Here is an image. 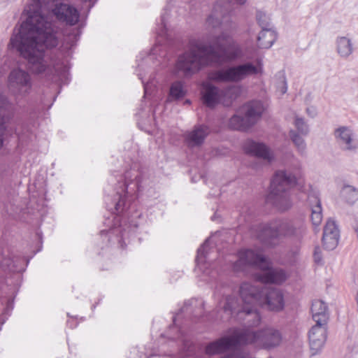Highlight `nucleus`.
Segmentation results:
<instances>
[{
  "label": "nucleus",
  "instance_id": "obj_31",
  "mask_svg": "<svg viewBox=\"0 0 358 358\" xmlns=\"http://www.w3.org/2000/svg\"><path fill=\"white\" fill-rule=\"evenodd\" d=\"M296 131L300 135L306 136L309 133V127L303 118L296 116L293 122Z\"/></svg>",
  "mask_w": 358,
  "mask_h": 358
},
{
  "label": "nucleus",
  "instance_id": "obj_4",
  "mask_svg": "<svg viewBox=\"0 0 358 358\" xmlns=\"http://www.w3.org/2000/svg\"><path fill=\"white\" fill-rule=\"evenodd\" d=\"M249 266L261 271L260 273L255 274V278L263 283L282 284L289 276L284 269L271 267L270 261L262 252L252 250H241L238 252V259L233 265L234 270L245 271Z\"/></svg>",
  "mask_w": 358,
  "mask_h": 358
},
{
  "label": "nucleus",
  "instance_id": "obj_6",
  "mask_svg": "<svg viewBox=\"0 0 358 358\" xmlns=\"http://www.w3.org/2000/svg\"><path fill=\"white\" fill-rule=\"evenodd\" d=\"M296 178L285 171H277L271 181L268 199L278 210L286 211L292 206L290 188L296 184Z\"/></svg>",
  "mask_w": 358,
  "mask_h": 358
},
{
  "label": "nucleus",
  "instance_id": "obj_30",
  "mask_svg": "<svg viewBox=\"0 0 358 358\" xmlns=\"http://www.w3.org/2000/svg\"><path fill=\"white\" fill-rule=\"evenodd\" d=\"M186 94V90L182 82H174L171 87L169 92V97L171 99H178L182 98Z\"/></svg>",
  "mask_w": 358,
  "mask_h": 358
},
{
  "label": "nucleus",
  "instance_id": "obj_28",
  "mask_svg": "<svg viewBox=\"0 0 358 358\" xmlns=\"http://www.w3.org/2000/svg\"><path fill=\"white\" fill-rule=\"evenodd\" d=\"M310 203L315 202V205L312 206L311 221L313 224L318 226L322 220V207L320 200L317 197L309 196Z\"/></svg>",
  "mask_w": 358,
  "mask_h": 358
},
{
  "label": "nucleus",
  "instance_id": "obj_17",
  "mask_svg": "<svg viewBox=\"0 0 358 358\" xmlns=\"http://www.w3.org/2000/svg\"><path fill=\"white\" fill-rule=\"evenodd\" d=\"M41 1L45 2V0H33L25 7L21 16L22 22H48L42 14Z\"/></svg>",
  "mask_w": 358,
  "mask_h": 358
},
{
  "label": "nucleus",
  "instance_id": "obj_13",
  "mask_svg": "<svg viewBox=\"0 0 358 358\" xmlns=\"http://www.w3.org/2000/svg\"><path fill=\"white\" fill-rule=\"evenodd\" d=\"M310 349L312 355L317 354L323 348L327 340V327L314 325L308 334Z\"/></svg>",
  "mask_w": 358,
  "mask_h": 358
},
{
  "label": "nucleus",
  "instance_id": "obj_35",
  "mask_svg": "<svg viewBox=\"0 0 358 358\" xmlns=\"http://www.w3.org/2000/svg\"><path fill=\"white\" fill-rule=\"evenodd\" d=\"M169 14H168V8L164 10V12L162 14V22H166V21L169 20H174L173 17H169Z\"/></svg>",
  "mask_w": 358,
  "mask_h": 358
},
{
  "label": "nucleus",
  "instance_id": "obj_22",
  "mask_svg": "<svg viewBox=\"0 0 358 358\" xmlns=\"http://www.w3.org/2000/svg\"><path fill=\"white\" fill-rule=\"evenodd\" d=\"M262 27L257 36L258 45L262 48H269L273 44L277 38V34L272 27L268 24Z\"/></svg>",
  "mask_w": 358,
  "mask_h": 358
},
{
  "label": "nucleus",
  "instance_id": "obj_20",
  "mask_svg": "<svg viewBox=\"0 0 358 358\" xmlns=\"http://www.w3.org/2000/svg\"><path fill=\"white\" fill-rule=\"evenodd\" d=\"M63 26V43L62 46L69 49L76 45L78 41L80 31V27L76 26L77 24H62Z\"/></svg>",
  "mask_w": 358,
  "mask_h": 358
},
{
  "label": "nucleus",
  "instance_id": "obj_29",
  "mask_svg": "<svg viewBox=\"0 0 358 358\" xmlns=\"http://www.w3.org/2000/svg\"><path fill=\"white\" fill-rule=\"evenodd\" d=\"M341 194L343 199L350 204H353L358 200V189L353 186L345 185Z\"/></svg>",
  "mask_w": 358,
  "mask_h": 358
},
{
  "label": "nucleus",
  "instance_id": "obj_26",
  "mask_svg": "<svg viewBox=\"0 0 358 358\" xmlns=\"http://www.w3.org/2000/svg\"><path fill=\"white\" fill-rule=\"evenodd\" d=\"M10 106L6 98L0 94V148L3 145L1 136L5 130L4 124L8 118V114Z\"/></svg>",
  "mask_w": 358,
  "mask_h": 358
},
{
  "label": "nucleus",
  "instance_id": "obj_36",
  "mask_svg": "<svg viewBox=\"0 0 358 358\" xmlns=\"http://www.w3.org/2000/svg\"><path fill=\"white\" fill-rule=\"evenodd\" d=\"M142 83L144 85V91H145V95H148V94H150V83H145L143 80H142Z\"/></svg>",
  "mask_w": 358,
  "mask_h": 358
},
{
  "label": "nucleus",
  "instance_id": "obj_10",
  "mask_svg": "<svg viewBox=\"0 0 358 358\" xmlns=\"http://www.w3.org/2000/svg\"><path fill=\"white\" fill-rule=\"evenodd\" d=\"M252 286L257 290V295L259 298L257 303L259 306H265L273 311H280L283 309L284 295L280 289L276 288L262 289L252 284Z\"/></svg>",
  "mask_w": 358,
  "mask_h": 358
},
{
  "label": "nucleus",
  "instance_id": "obj_15",
  "mask_svg": "<svg viewBox=\"0 0 358 358\" xmlns=\"http://www.w3.org/2000/svg\"><path fill=\"white\" fill-rule=\"evenodd\" d=\"M201 98L204 105L208 108H214L222 104L221 89L209 82H203L201 85Z\"/></svg>",
  "mask_w": 358,
  "mask_h": 358
},
{
  "label": "nucleus",
  "instance_id": "obj_42",
  "mask_svg": "<svg viewBox=\"0 0 358 358\" xmlns=\"http://www.w3.org/2000/svg\"><path fill=\"white\" fill-rule=\"evenodd\" d=\"M185 308H186L185 307H184L182 309V311H185Z\"/></svg>",
  "mask_w": 358,
  "mask_h": 358
},
{
  "label": "nucleus",
  "instance_id": "obj_34",
  "mask_svg": "<svg viewBox=\"0 0 358 358\" xmlns=\"http://www.w3.org/2000/svg\"><path fill=\"white\" fill-rule=\"evenodd\" d=\"M314 259L317 263H320L322 260V255L319 248H315V250Z\"/></svg>",
  "mask_w": 358,
  "mask_h": 358
},
{
  "label": "nucleus",
  "instance_id": "obj_24",
  "mask_svg": "<svg viewBox=\"0 0 358 358\" xmlns=\"http://www.w3.org/2000/svg\"><path fill=\"white\" fill-rule=\"evenodd\" d=\"M241 89L238 86L231 85L221 89L222 105L229 106L240 95Z\"/></svg>",
  "mask_w": 358,
  "mask_h": 358
},
{
  "label": "nucleus",
  "instance_id": "obj_19",
  "mask_svg": "<svg viewBox=\"0 0 358 358\" xmlns=\"http://www.w3.org/2000/svg\"><path fill=\"white\" fill-rule=\"evenodd\" d=\"M208 134L209 129L208 127L204 125L196 126L192 131L186 133L185 141L189 147L199 146L203 143Z\"/></svg>",
  "mask_w": 358,
  "mask_h": 358
},
{
  "label": "nucleus",
  "instance_id": "obj_37",
  "mask_svg": "<svg viewBox=\"0 0 358 358\" xmlns=\"http://www.w3.org/2000/svg\"><path fill=\"white\" fill-rule=\"evenodd\" d=\"M122 202V201L120 199L115 205V208L117 211L121 208Z\"/></svg>",
  "mask_w": 358,
  "mask_h": 358
},
{
  "label": "nucleus",
  "instance_id": "obj_18",
  "mask_svg": "<svg viewBox=\"0 0 358 358\" xmlns=\"http://www.w3.org/2000/svg\"><path fill=\"white\" fill-rule=\"evenodd\" d=\"M52 13L63 22H78V12L73 6L66 3L56 4Z\"/></svg>",
  "mask_w": 358,
  "mask_h": 358
},
{
  "label": "nucleus",
  "instance_id": "obj_27",
  "mask_svg": "<svg viewBox=\"0 0 358 358\" xmlns=\"http://www.w3.org/2000/svg\"><path fill=\"white\" fill-rule=\"evenodd\" d=\"M336 49L339 55L342 57H348L353 51L351 41L345 36L338 37L336 41Z\"/></svg>",
  "mask_w": 358,
  "mask_h": 358
},
{
  "label": "nucleus",
  "instance_id": "obj_38",
  "mask_svg": "<svg viewBox=\"0 0 358 358\" xmlns=\"http://www.w3.org/2000/svg\"><path fill=\"white\" fill-rule=\"evenodd\" d=\"M170 12L171 13L170 14V15H171V17H173V16L175 14H176V13H177L175 8H174V9H171V10H170Z\"/></svg>",
  "mask_w": 358,
  "mask_h": 358
},
{
  "label": "nucleus",
  "instance_id": "obj_14",
  "mask_svg": "<svg viewBox=\"0 0 358 358\" xmlns=\"http://www.w3.org/2000/svg\"><path fill=\"white\" fill-rule=\"evenodd\" d=\"M246 0H219L215 4L212 13L209 15L208 22L213 21L218 22L222 18L228 15L232 10L234 5H243Z\"/></svg>",
  "mask_w": 358,
  "mask_h": 358
},
{
  "label": "nucleus",
  "instance_id": "obj_43",
  "mask_svg": "<svg viewBox=\"0 0 358 358\" xmlns=\"http://www.w3.org/2000/svg\"><path fill=\"white\" fill-rule=\"evenodd\" d=\"M357 345H358V341H357Z\"/></svg>",
  "mask_w": 358,
  "mask_h": 358
},
{
  "label": "nucleus",
  "instance_id": "obj_33",
  "mask_svg": "<svg viewBox=\"0 0 358 358\" xmlns=\"http://www.w3.org/2000/svg\"><path fill=\"white\" fill-rule=\"evenodd\" d=\"M257 20L259 22H264L269 20V17L268 15H266V13L262 10H259L257 12L256 15Z\"/></svg>",
  "mask_w": 358,
  "mask_h": 358
},
{
  "label": "nucleus",
  "instance_id": "obj_5",
  "mask_svg": "<svg viewBox=\"0 0 358 358\" xmlns=\"http://www.w3.org/2000/svg\"><path fill=\"white\" fill-rule=\"evenodd\" d=\"M306 233V225L300 221L294 220H276L252 227V235L269 246L274 244L273 241L280 238L300 241Z\"/></svg>",
  "mask_w": 358,
  "mask_h": 358
},
{
  "label": "nucleus",
  "instance_id": "obj_1",
  "mask_svg": "<svg viewBox=\"0 0 358 358\" xmlns=\"http://www.w3.org/2000/svg\"><path fill=\"white\" fill-rule=\"evenodd\" d=\"M52 24H20L13 30L10 43L28 61L29 68L34 73L50 69L52 62L45 48L55 47L58 36Z\"/></svg>",
  "mask_w": 358,
  "mask_h": 358
},
{
  "label": "nucleus",
  "instance_id": "obj_7",
  "mask_svg": "<svg viewBox=\"0 0 358 358\" xmlns=\"http://www.w3.org/2000/svg\"><path fill=\"white\" fill-rule=\"evenodd\" d=\"M261 68L252 63L247 62L225 69L213 71L208 73L209 80L215 82L238 83L246 78L257 74Z\"/></svg>",
  "mask_w": 358,
  "mask_h": 358
},
{
  "label": "nucleus",
  "instance_id": "obj_39",
  "mask_svg": "<svg viewBox=\"0 0 358 358\" xmlns=\"http://www.w3.org/2000/svg\"><path fill=\"white\" fill-rule=\"evenodd\" d=\"M157 47H155L152 50V54L153 55H155L157 53Z\"/></svg>",
  "mask_w": 358,
  "mask_h": 358
},
{
  "label": "nucleus",
  "instance_id": "obj_2",
  "mask_svg": "<svg viewBox=\"0 0 358 358\" xmlns=\"http://www.w3.org/2000/svg\"><path fill=\"white\" fill-rule=\"evenodd\" d=\"M217 47L220 55L212 45L200 41H191L188 50L178 57L175 73L178 76H191L213 61L227 62L243 56L241 46L226 34L218 36Z\"/></svg>",
  "mask_w": 358,
  "mask_h": 358
},
{
  "label": "nucleus",
  "instance_id": "obj_21",
  "mask_svg": "<svg viewBox=\"0 0 358 358\" xmlns=\"http://www.w3.org/2000/svg\"><path fill=\"white\" fill-rule=\"evenodd\" d=\"M312 317L315 325L326 326L329 318L327 306L321 300H315L311 307Z\"/></svg>",
  "mask_w": 358,
  "mask_h": 358
},
{
  "label": "nucleus",
  "instance_id": "obj_9",
  "mask_svg": "<svg viewBox=\"0 0 358 358\" xmlns=\"http://www.w3.org/2000/svg\"><path fill=\"white\" fill-rule=\"evenodd\" d=\"M334 136L341 151L350 154L358 152V135L351 127H338L334 130Z\"/></svg>",
  "mask_w": 358,
  "mask_h": 358
},
{
  "label": "nucleus",
  "instance_id": "obj_23",
  "mask_svg": "<svg viewBox=\"0 0 358 358\" xmlns=\"http://www.w3.org/2000/svg\"><path fill=\"white\" fill-rule=\"evenodd\" d=\"M209 239H207L202 246L198 249L196 257V268L197 272H203L204 275H209L210 271L206 266V259L208 255V247Z\"/></svg>",
  "mask_w": 358,
  "mask_h": 358
},
{
  "label": "nucleus",
  "instance_id": "obj_8",
  "mask_svg": "<svg viewBox=\"0 0 358 358\" xmlns=\"http://www.w3.org/2000/svg\"><path fill=\"white\" fill-rule=\"evenodd\" d=\"M263 110L261 102H250L243 106L239 110L238 113L243 114L244 116L238 114L233 115L229 120V126L236 130H247L258 121Z\"/></svg>",
  "mask_w": 358,
  "mask_h": 358
},
{
  "label": "nucleus",
  "instance_id": "obj_16",
  "mask_svg": "<svg viewBox=\"0 0 358 358\" xmlns=\"http://www.w3.org/2000/svg\"><path fill=\"white\" fill-rule=\"evenodd\" d=\"M340 238L339 229L335 221L331 219L327 220L323 231L322 243L329 250L336 248Z\"/></svg>",
  "mask_w": 358,
  "mask_h": 358
},
{
  "label": "nucleus",
  "instance_id": "obj_12",
  "mask_svg": "<svg viewBox=\"0 0 358 358\" xmlns=\"http://www.w3.org/2000/svg\"><path fill=\"white\" fill-rule=\"evenodd\" d=\"M243 148L247 154L262 159L267 163H271L274 160L273 152L264 143L247 140L244 143Z\"/></svg>",
  "mask_w": 358,
  "mask_h": 358
},
{
  "label": "nucleus",
  "instance_id": "obj_3",
  "mask_svg": "<svg viewBox=\"0 0 358 358\" xmlns=\"http://www.w3.org/2000/svg\"><path fill=\"white\" fill-rule=\"evenodd\" d=\"M241 303L235 296H227L223 306L224 319L235 316L238 320L244 321L248 327L257 326L260 322V316L257 311V301L259 298L257 290L252 284L243 282L239 288Z\"/></svg>",
  "mask_w": 358,
  "mask_h": 358
},
{
  "label": "nucleus",
  "instance_id": "obj_11",
  "mask_svg": "<svg viewBox=\"0 0 358 358\" xmlns=\"http://www.w3.org/2000/svg\"><path fill=\"white\" fill-rule=\"evenodd\" d=\"M31 78L29 74L20 69L13 70L8 78L10 90L15 94L27 93L31 88Z\"/></svg>",
  "mask_w": 358,
  "mask_h": 358
},
{
  "label": "nucleus",
  "instance_id": "obj_40",
  "mask_svg": "<svg viewBox=\"0 0 358 358\" xmlns=\"http://www.w3.org/2000/svg\"><path fill=\"white\" fill-rule=\"evenodd\" d=\"M181 15H185V10H182L181 13H180Z\"/></svg>",
  "mask_w": 358,
  "mask_h": 358
},
{
  "label": "nucleus",
  "instance_id": "obj_32",
  "mask_svg": "<svg viewBox=\"0 0 358 358\" xmlns=\"http://www.w3.org/2000/svg\"><path fill=\"white\" fill-rule=\"evenodd\" d=\"M277 90L281 94H284L287 90V81L283 75L279 76L277 83Z\"/></svg>",
  "mask_w": 358,
  "mask_h": 358
},
{
  "label": "nucleus",
  "instance_id": "obj_41",
  "mask_svg": "<svg viewBox=\"0 0 358 358\" xmlns=\"http://www.w3.org/2000/svg\"><path fill=\"white\" fill-rule=\"evenodd\" d=\"M138 76H139V78H140L141 80H143V78H142V76H141V74H138Z\"/></svg>",
  "mask_w": 358,
  "mask_h": 358
},
{
  "label": "nucleus",
  "instance_id": "obj_25",
  "mask_svg": "<svg viewBox=\"0 0 358 358\" xmlns=\"http://www.w3.org/2000/svg\"><path fill=\"white\" fill-rule=\"evenodd\" d=\"M289 136L298 154L302 157L306 156L307 154V145L303 138V136L300 135L294 129L289 131Z\"/></svg>",
  "mask_w": 358,
  "mask_h": 358
}]
</instances>
